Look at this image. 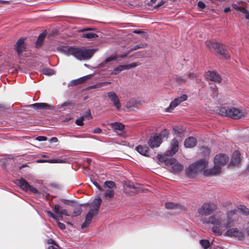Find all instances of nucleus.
Returning <instances> with one entry per match:
<instances>
[{
    "instance_id": "69168bd1",
    "label": "nucleus",
    "mask_w": 249,
    "mask_h": 249,
    "mask_svg": "<svg viewBox=\"0 0 249 249\" xmlns=\"http://www.w3.org/2000/svg\"><path fill=\"white\" fill-rule=\"evenodd\" d=\"M93 184L100 190L102 189V187L100 186L99 183L97 182L96 181H92Z\"/></svg>"
},
{
    "instance_id": "2eb2a0df",
    "label": "nucleus",
    "mask_w": 249,
    "mask_h": 249,
    "mask_svg": "<svg viewBox=\"0 0 249 249\" xmlns=\"http://www.w3.org/2000/svg\"><path fill=\"white\" fill-rule=\"evenodd\" d=\"M220 172V166L218 164H214V166L212 168L205 170L203 174L205 176H214L219 174Z\"/></svg>"
},
{
    "instance_id": "f257e3e1",
    "label": "nucleus",
    "mask_w": 249,
    "mask_h": 249,
    "mask_svg": "<svg viewBox=\"0 0 249 249\" xmlns=\"http://www.w3.org/2000/svg\"><path fill=\"white\" fill-rule=\"evenodd\" d=\"M235 213V210L229 211L226 219L216 218L214 215H212L208 218L207 223L213 225L212 231L215 235H221L227 229L231 227V218Z\"/></svg>"
},
{
    "instance_id": "6e6d98bb",
    "label": "nucleus",
    "mask_w": 249,
    "mask_h": 249,
    "mask_svg": "<svg viewBox=\"0 0 249 249\" xmlns=\"http://www.w3.org/2000/svg\"><path fill=\"white\" fill-rule=\"evenodd\" d=\"M57 222V225L58 226V227L61 229V230H64L66 229V226L64 224L59 222V220L58 219L57 221H56Z\"/></svg>"
},
{
    "instance_id": "8fccbe9b",
    "label": "nucleus",
    "mask_w": 249,
    "mask_h": 249,
    "mask_svg": "<svg viewBox=\"0 0 249 249\" xmlns=\"http://www.w3.org/2000/svg\"><path fill=\"white\" fill-rule=\"evenodd\" d=\"M83 117H80L75 121V124L81 126L83 125Z\"/></svg>"
},
{
    "instance_id": "f03ea898",
    "label": "nucleus",
    "mask_w": 249,
    "mask_h": 249,
    "mask_svg": "<svg viewBox=\"0 0 249 249\" xmlns=\"http://www.w3.org/2000/svg\"><path fill=\"white\" fill-rule=\"evenodd\" d=\"M57 49L66 55H73L79 60L90 59L97 51L96 49H84L68 46H59Z\"/></svg>"
},
{
    "instance_id": "20e7f679",
    "label": "nucleus",
    "mask_w": 249,
    "mask_h": 249,
    "mask_svg": "<svg viewBox=\"0 0 249 249\" xmlns=\"http://www.w3.org/2000/svg\"><path fill=\"white\" fill-rule=\"evenodd\" d=\"M218 113L221 116L229 117L234 119H241L247 115L246 110L234 107H222L218 110Z\"/></svg>"
},
{
    "instance_id": "393cba45",
    "label": "nucleus",
    "mask_w": 249,
    "mask_h": 249,
    "mask_svg": "<svg viewBox=\"0 0 249 249\" xmlns=\"http://www.w3.org/2000/svg\"><path fill=\"white\" fill-rule=\"evenodd\" d=\"M71 102H66L61 105H58L56 106L57 109H62L64 110H66V108L70 109L71 107Z\"/></svg>"
},
{
    "instance_id": "49530a36",
    "label": "nucleus",
    "mask_w": 249,
    "mask_h": 249,
    "mask_svg": "<svg viewBox=\"0 0 249 249\" xmlns=\"http://www.w3.org/2000/svg\"><path fill=\"white\" fill-rule=\"evenodd\" d=\"M46 213L47 214L48 216L53 218L56 221H57L58 218L56 217V216L52 212H51V211H46Z\"/></svg>"
},
{
    "instance_id": "052dcab7",
    "label": "nucleus",
    "mask_w": 249,
    "mask_h": 249,
    "mask_svg": "<svg viewBox=\"0 0 249 249\" xmlns=\"http://www.w3.org/2000/svg\"><path fill=\"white\" fill-rule=\"evenodd\" d=\"M50 160H51V159L50 160H42V159H39V160H36V162H37V163H44V162L50 163Z\"/></svg>"
},
{
    "instance_id": "58836bf2",
    "label": "nucleus",
    "mask_w": 249,
    "mask_h": 249,
    "mask_svg": "<svg viewBox=\"0 0 249 249\" xmlns=\"http://www.w3.org/2000/svg\"><path fill=\"white\" fill-rule=\"evenodd\" d=\"M104 186L108 187L109 188V189H111L115 187V184L113 181H106L104 183Z\"/></svg>"
},
{
    "instance_id": "a19ab883",
    "label": "nucleus",
    "mask_w": 249,
    "mask_h": 249,
    "mask_svg": "<svg viewBox=\"0 0 249 249\" xmlns=\"http://www.w3.org/2000/svg\"><path fill=\"white\" fill-rule=\"evenodd\" d=\"M114 193L113 190L111 189H108L106 191L105 193V196L106 197H108L109 198H112L114 196Z\"/></svg>"
},
{
    "instance_id": "a878e982",
    "label": "nucleus",
    "mask_w": 249,
    "mask_h": 249,
    "mask_svg": "<svg viewBox=\"0 0 249 249\" xmlns=\"http://www.w3.org/2000/svg\"><path fill=\"white\" fill-rule=\"evenodd\" d=\"M82 37L92 39L98 37V35L92 32L85 33L82 35Z\"/></svg>"
},
{
    "instance_id": "f704fd0d",
    "label": "nucleus",
    "mask_w": 249,
    "mask_h": 249,
    "mask_svg": "<svg viewBox=\"0 0 249 249\" xmlns=\"http://www.w3.org/2000/svg\"><path fill=\"white\" fill-rule=\"evenodd\" d=\"M179 205L173 202H169L165 203V207L168 209H175L178 208Z\"/></svg>"
},
{
    "instance_id": "864d4df0",
    "label": "nucleus",
    "mask_w": 249,
    "mask_h": 249,
    "mask_svg": "<svg viewBox=\"0 0 249 249\" xmlns=\"http://www.w3.org/2000/svg\"><path fill=\"white\" fill-rule=\"evenodd\" d=\"M214 41H212L210 40H207L205 42V44L206 46L211 50H212V47Z\"/></svg>"
},
{
    "instance_id": "13d9d810",
    "label": "nucleus",
    "mask_w": 249,
    "mask_h": 249,
    "mask_svg": "<svg viewBox=\"0 0 249 249\" xmlns=\"http://www.w3.org/2000/svg\"><path fill=\"white\" fill-rule=\"evenodd\" d=\"M62 215H65L66 216H70V215L68 213L67 210L63 209L61 210V213L59 214V216L62 217Z\"/></svg>"
},
{
    "instance_id": "bb28decb",
    "label": "nucleus",
    "mask_w": 249,
    "mask_h": 249,
    "mask_svg": "<svg viewBox=\"0 0 249 249\" xmlns=\"http://www.w3.org/2000/svg\"><path fill=\"white\" fill-rule=\"evenodd\" d=\"M172 169L174 173L179 172L183 169V165L181 164L175 162L172 166Z\"/></svg>"
},
{
    "instance_id": "4d7b16f0",
    "label": "nucleus",
    "mask_w": 249,
    "mask_h": 249,
    "mask_svg": "<svg viewBox=\"0 0 249 249\" xmlns=\"http://www.w3.org/2000/svg\"><path fill=\"white\" fill-rule=\"evenodd\" d=\"M36 140L39 142L46 141L47 140V138L46 136H38L36 139Z\"/></svg>"
},
{
    "instance_id": "79ce46f5",
    "label": "nucleus",
    "mask_w": 249,
    "mask_h": 249,
    "mask_svg": "<svg viewBox=\"0 0 249 249\" xmlns=\"http://www.w3.org/2000/svg\"><path fill=\"white\" fill-rule=\"evenodd\" d=\"M62 208L59 205H55L53 208V211L56 214L59 215L61 213V210H62Z\"/></svg>"
},
{
    "instance_id": "2f4dec72",
    "label": "nucleus",
    "mask_w": 249,
    "mask_h": 249,
    "mask_svg": "<svg viewBox=\"0 0 249 249\" xmlns=\"http://www.w3.org/2000/svg\"><path fill=\"white\" fill-rule=\"evenodd\" d=\"M187 98L188 97L186 94H183L182 95L175 98L174 100L175 101V102H176L177 105H178L183 101L187 100Z\"/></svg>"
},
{
    "instance_id": "e2e57ef3",
    "label": "nucleus",
    "mask_w": 249,
    "mask_h": 249,
    "mask_svg": "<svg viewBox=\"0 0 249 249\" xmlns=\"http://www.w3.org/2000/svg\"><path fill=\"white\" fill-rule=\"evenodd\" d=\"M215 87H216L215 86H214V88L213 89V91L212 93V95H213V98H215V97H216L217 95V90L215 88Z\"/></svg>"
},
{
    "instance_id": "c756f323",
    "label": "nucleus",
    "mask_w": 249,
    "mask_h": 249,
    "mask_svg": "<svg viewBox=\"0 0 249 249\" xmlns=\"http://www.w3.org/2000/svg\"><path fill=\"white\" fill-rule=\"evenodd\" d=\"M173 129L174 131L175 134L177 137H181V135L183 133L184 129L181 127L178 126H174Z\"/></svg>"
},
{
    "instance_id": "f8f14e48",
    "label": "nucleus",
    "mask_w": 249,
    "mask_h": 249,
    "mask_svg": "<svg viewBox=\"0 0 249 249\" xmlns=\"http://www.w3.org/2000/svg\"><path fill=\"white\" fill-rule=\"evenodd\" d=\"M24 38H20L16 42L15 50L19 57L23 56V53L25 50Z\"/></svg>"
},
{
    "instance_id": "ddd939ff",
    "label": "nucleus",
    "mask_w": 249,
    "mask_h": 249,
    "mask_svg": "<svg viewBox=\"0 0 249 249\" xmlns=\"http://www.w3.org/2000/svg\"><path fill=\"white\" fill-rule=\"evenodd\" d=\"M206 79L215 82L220 83L221 78L219 74L215 71H208L205 74Z\"/></svg>"
},
{
    "instance_id": "603ef678",
    "label": "nucleus",
    "mask_w": 249,
    "mask_h": 249,
    "mask_svg": "<svg viewBox=\"0 0 249 249\" xmlns=\"http://www.w3.org/2000/svg\"><path fill=\"white\" fill-rule=\"evenodd\" d=\"M242 13L245 15V18L249 20V11L246 8H244Z\"/></svg>"
},
{
    "instance_id": "0e129e2a",
    "label": "nucleus",
    "mask_w": 249,
    "mask_h": 249,
    "mask_svg": "<svg viewBox=\"0 0 249 249\" xmlns=\"http://www.w3.org/2000/svg\"><path fill=\"white\" fill-rule=\"evenodd\" d=\"M165 2L164 1H160V2H159L157 5H156L154 7L155 8H159L160 7V6H162V5H163L164 4Z\"/></svg>"
},
{
    "instance_id": "9b49d317",
    "label": "nucleus",
    "mask_w": 249,
    "mask_h": 249,
    "mask_svg": "<svg viewBox=\"0 0 249 249\" xmlns=\"http://www.w3.org/2000/svg\"><path fill=\"white\" fill-rule=\"evenodd\" d=\"M107 97L110 99L115 108L119 110L121 107V105L119 99L116 93L114 91H110L107 93Z\"/></svg>"
},
{
    "instance_id": "72a5a7b5",
    "label": "nucleus",
    "mask_w": 249,
    "mask_h": 249,
    "mask_svg": "<svg viewBox=\"0 0 249 249\" xmlns=\"http://www.w3.org/2000/svg\"><path fill=\"white\" fill-rule=\"evenodd\" d=\"M147 43H140L137 45H136L134 46L133 47H132L129 50V52H131L136 50L138 49L145 48L147 46Z\"/></svg>"
},
{
    "instance_id": "9d476101",
    "label": "nucleus",
    "mask_w": 249,
    "mask_h": 249,
    "mask_svg": "<svg viewBox=\"0 0 249 249\" xmlns=\"http://www.w3.org/2000/svg\"><path fill=\"white\" fill-rule=\"evenodd\" d=\"M161 143V140L157 133H155L151 135L148 141L149 146L152 148L158 147Z\"/></svg>"
},
{
    "instance_id": "cd10ccee",
    "label": "nucleus",
    "mask_w": 249,
    "mask_h": 249,
    "mask_svg": "<svg viewBox=\"0 0 249 249\" xmlns=\"http://www.w3.org/2000/svg\"><path fill=\"white\" fill-rule=\"evenodd\" d=\"M238 210L239 213L247 215L249 214V210L246 206L244 205H240L238 207Z\"/></svg>"
},
{
    "instance_id": "680f3d73",
    "label": "nucleus",
    "mask_w": 249,
    "mask_h": 249,
    "mask_svg": "<svg viewBox=\"0 0 249 249\" xmlns=\"http://www.w3.org/2000/svg\"><path fill=\"white\" fill-rule=\"evenodd\" d=\"M93 132L96 134H100L102 132V129L99 127H96L93 130Z\"/></svg>"
},
{
    "instance_id": "0eeeda50",
    "label": "nucleus",
    "mask_w": 249,
    "mask_h": 249,
    "mask_svg": "<svg viewBox=\"0 0 249 249\" xmlns=\"http://www.w3.org/2000/svg\"><path fill=\"white\" fill-rule=\"evenodd\" d=\"M212 49L217 51V54L220 55L223 58L227 59L230 58V55L227 53V50L223 48L222 46L221 47L220 44L218 42H213L212 47Z\"/></svg>"
},
{
    "instance_id": "dca6fc26",
    "label": "nucleus",
    "mask_w": 249,
    "mask_h": 249,
    "mask_svg": "<svg viewBox=\"0 0 249 249\" xmlns=\"http://www.w3.org/2000/svg\"><path fill=\"white\" fill-rule=\"evenodd\" d=\"M178 149V143L177 140H172L171 142V149L166 152V156H172L174 155Z\"/></svg>"
},
{
    "instance_id": "6ab92c4d",
    "label": "nucleus",
    "mask_w": 249,
    "mask_h": 249,
    "mask_svg": "<svg viewBox=\"0 0 249 249\" xmlns=\"http://www.w3.org/2000/svg\"><path fill=\"white\" fill-rule=\"evenodd\" d=\"M91 76L88 75L75 80H72L69 83V86H74L81 84L90 78Z\"/></svg>"
},
{
    "instance_id": "b1692460",
    "label": "nucleus",
    "mask_w": 249,
    "mask_h": 249,
    "mask_svg": "<svg viewBox=\"0 0 249 249\" xmlns=\"http://www.w3.org/2000/svg\"><path fill=\"white\" fill-rule=\"evenodd\" d=\"M110 126H111L112 129L114 130H118L122 131L124 128V125L123 124L118 122L111 123L110 124Z\"/></svg>"
},
{
    "instance_id": "c03bdc74",
    "label": "nucleus",
    "mask_w": 249,
    "mask_h": 249,
    "mask_svg": "<svg viewBox=\"0 0 249 249\" xmlns=\"http://www.w3.org/2000/svg\"><path fill=\"white\" fill-rule=\"evenodd\" d=\"M168 133L166 130L161 132L160 134H158L159 137L160 138V140L162 138L167 139L168 137Z\"/></svg>"
},
{
    "instance_id": "412c9836",
    "label": "nucleus",
    "mask_w": 249,
    "mask_h": 249,
    "mask_svg": "<svg viewBox=\"0 0 249 249\" xmlns=\"http://www.w3.org/2000/svg\"><path fill=\"white\" fill-rule=\"evenodd\" d=\"M196 143V140L193 137H189L186 139L184 142V146L187 148H192L194 147Z\"/></svg>"
},
{
    "instance_id": "6e6552de",
    "label": "nucleus",
    "mask_w": 249,
    "mask_h": 249,
    "mask_svg": "<svg viewBox=\"0 0 249 249\" xmlns=\"http://www.w3.org/2000/svg\"><path fill=\"white\" fill-rule=\"evenodd\" d=\"M139 65V63L134 62L127 65H119V66L114 69L111 72V74L117 75L124 70H129L131 68H135Z\"/></svg>"
},
{
    "instance_id": "de8ad7c7",
    "label": "nucleus",
    "mask_w": 249,
    "mask_h": 249,
    "mask_svg": "<svg viewBox=\"0 0 249 249\" xmlns=\"http://www.w3.org/2000/svg\"><path fill=\"white\" fill-rule=\"evenodd\" d=\"M43 40L41 39V38L38 37L37 39L36 40V48H39L41 46L42 43H43Z\"/></svg>"
},
{
    "instance_id": "c9c22d12",
    "label": "nucleus",
    "mask_w": 249,
    "mask_h": 249,
    "mask_svg": "<svg viewBox=\"0 0 249 249\" xmlns=\"http://www.w3.org/2000/svg\"><path fill=\"white\" fill-rule=\"evenodd\" d=\"M178 105L176 103V102H175V101L173 100L171 102L170 104L169 107L166 109V111L168 112H171L174 109V108L177 107Z\"/></svg>"
},
{
    "instance_id": "473e14b6",
    "label": "nucleus",
    "mask_w": 249,
    "mask_h": 249,
    "mask_svg": "<svg viewBox=\"0 0 249 249\" xmlns=\"http://www.w3.org/2000/svg\"><path fill=\"white\" fill-rule=\"evenodd\" d=\"M199 243L202 248L204 249H208L210 246V243L209 240L206 239H201L199 241Z\"/></svg>"
},
{
    "instance_id": "5fc2aeb1",
    "label": "nucleus",
    "mask_w": 249,
    "mask_h": 249,
    "mask_svg": "<svg viewBox=\"0 0 249 249\" xmlns=\"http://www.w3.org/2000/svg\"><path fill=\"white\" fill-rule=\"evenodd\" d=\"M158 157L159 158V160L161 161H164L165 162L166 160L167 159V158L166 157L165 155H158Z\"/></svg>"
},
{
    "instance_id": "aec40b11",
    "label": "nucleus",
    "mask_w": 249,
    "mask_h": 249,
    "mask_svg": "<svg viewBox=\"0 0 249 249\" xmlns=\"http://www.w3.org/2000/svg\"><path fill=\"white\" fill-rule=\"evenodd\" d=\"M149 148L147 146L139 145L135 147V150L140 154L146 157L149 156Z\"/></svg>"
},
{
    "instance_id": "e433bc0d",
    "label": "nucleus",
    "mask_w": 249,
    "mask_h": 249,
    "mask_svg": "<svg viewBox=\"0 0 249 249\" xmlns=\"http://www.w3.org/2000/svg\"><path fill=\"white\" fill-rule=\"evenodd\" d=\"M176 162V160L174 158H167L165 164L167 166H173Z\"/></svg>"
},
{
    "instance_id": "a18cd8bd",
    "label": "nucleus",
    "mask_w": 249,
    "mask_h": 249,
    "mask_svg": "<svg viewBox=\"0 0 249 249\" xmlns=\"http://www.w3.org/2000/svg\"><path fill=\"white\" fill-rule=\"evenodd\" d=\"M176 81L179 84L185 83L186 79L182 76H177L176 78Z\"/></svg>"
},
{
    "instance_id": "338daca9",
    "label": "nucleus",
    "mask_w": 249,
    "mask_h": 249,
    "mask_svg": "<svg viewBox=\"0 0 249 249\" xmlns=\"http://www.w3.org/2000/svg\"><path fill=\"white\" fill-rule=\"evenodd\" d=\"M188 77L191 79H193L195 77H196V74H195L193 72H190L189 73V74H188Z\"/></svg>"
},
{
    "instance_id": "a211bd4d",
    "label": "nucleus",
    "mask_w": 249,
    "mask_h": 249,
    "mask_svg": "<svg viewBox=\"0 0 249 249\" xmlns=\"http://www.w3.org/2000/svg\"><path fill=\"white\" fill-rule=\"evenodd\" d=\"M198 172L197 167H196V166L194 163L190 165L186 170V174L190 178L196 176Z\"/></svg>"
},
{
    "instance_id": "4c0bfd02",
    "label": "nucleus",
    "mask_w": 249,
    "mask_h": 249,
    "mask_svg": "<svg viewBox=\"0 0 249 249\" xmlns=\"http://www.w3.org/2000/svg\"><path fill=\"white\" fill-rule=\"evenodd\" d=\"M43 73L47 75H53L55 74V71L51 69L47 68L43 70Z\"/></svg>"
},
{
    "instance_id": "f3484780",
    "label": "nucleus",
    "mask_w": 249,
    "mask_h": 249,
    "mask_svg": "<svg viewBox=\"0 0 249 249\" xmlns=\"http://www.w3.org/2000/svg\"><path fill=\"white\" fill-rule=\"evenodd\" d=\"M35 109L50 110L53 109V106L45 103H37L31 105Z\"/></svg>"
},
{
    "instance_id": "4be33fe9",
    "label": "nucleus",
    "mask_w": 249,
    "mask_h": 249,
    "mask_svg": "<svg viewBox=\"0 0 249 249\" xmlns=\"http://www.w3.org/2000/svg\"><path fill=\"white\" fill-rule=\"evenodd\" d=\"M240 153L238 151H235L233 153L231 158V163L233 165H237L240 161Z\"/></svg>"
},
{
    "instance_id": "09e8293b",
    "label": "nucleus",
    "mask_w": 249,
    "mask_h": 249,
    "mask_svg": "<svg viewBox=\"0 0 249 249\" xmlns=\"http://www.w3.org/2000/svg\"><path fill=\"white\" fill-rule=\"evenodd\" d=\"M232 6L235 10L240 11L241 12H242L243 9L245 8L244 7H239L234 3L232 4Z\"/></svg>"
},
{
    "instance_id": "4468645a",
    "label": "nucleus",
    "mask_w": 249,
    "mask_h": 249,
    "mask_svg": "<svg viewBox=\"0 0 249 249\" xmlns=\"http://www.w3.org/2000/svg\"><path fill=\"white\" fill-rule=\"evenodd\" d=\"M229 160V157L224 154L216 155L214 158V164H218L220 166L226 164Z\"/></svg>"
},
{
    "instance_id": "7c9ffc66",
    "label": "nucleus",
    "mask_w": 249,
    "mask_h": 249,
    "mask_svg": "<svg viewBox=\"0 0 249 249\" xmlns=\"http://www.w3.org/2000/svg\"><path fill=\"white\" fill-rule=\"evenodd\" d=\"M81 205L86 206V205H87V204H81V205H80V206H77L75 207L73 211V213H72L73 216H78L81 213V212H82V208L81 207Z\"/></svg>"
},
{
    "instance_id": "3c124183",
    "label": "nucleus",
    "mask_w": 249,
    "mask_h": 249,
    "mask_svg": "<svg viewBox=\"0 0 249 249\" xmlns=\"http://www.w3.org/2000/svg\"><path fill=\"white\" fill-rule=\"evenodd\" d=\"M64 162H65L64 160H60V159H51V160H50L51 163H64Z\"/></svg>"
},
{
    "instance_id": "bf43d9fd",
    "label": "nucleus",
    "mask_w": 249,
    "mask_h": 249,
    "mask_svg": "<svg viewBox=\"0 0 249 249\" xmlns=\"http://www.w3.org/2000/svg\"><path fill=\"white\" fill-rule=\"evenodd\" d=\"M198 6L201 9H204L205 8L206 5L203 2L199 1L198 2Z\"/></svg>"
},
{
    "instance_id": "423d86ee",
    "label": "nucleus",
    "mask_w": 249,
    "mask_h": 249,
    "mask_svg": "<svg viewBox=\"0 0 249 249\" xmlns=\"http://www.w3.org/2000/svg\"><path fill=\"white\" fill-rule=\"evenodd\" d=\"M216 209V206L213 203H204L202 207L198 210V213L202 215H208L212 213Z\"/></svg>"
},
{
    "instance_id": "ea45409f",
    "label": "nucleus",
    "mask_w": 249,
    "mask_h": 249,
    "mask_svg": "<svg viewBox=\"0 0 249 249\" xmlns=\"http://www.w3.org/2000/svg\"><path fill=\"white\" fill-rule=\"evenodd\" d=\"M133 33L136 34L141 35L142 37L147 38L148 37L147 34L142 30H134L133 31Z\"/></svg>"
},
{
    "instance_id": "5701e85b",
    "label": "nucleus",
    "mask_w": 249,
    "mask_h": 249,
    "mask_svg": "<svg viewBox=\"0 0 249 249\" xmlns=\"http://www.w3.org/2000/svg\"><path fill=\"white\" fill-rule=\"evenodd\" d=\"M196 167H197L198 171L203 170L207 166L208 164L207 161L204 159H200L194 163Z\"/></svg>"
},
{
    "instance_id": "39448f33",
    "label": "nucleus",
    "mask_w": 249,
    "mask_h": 249,
    "mask_svg": "<svg viewBox=\"0 0 249 249\" xmlns=\"http://www.w3.org/2000/svg\"><path fill=\"white\" fill-rule=\"evenodd\" d=\"M16 183L23 190L26 192H30L35 194H39L40 193L36 189L30 185L25 179L21 178L19 179H18L16 181Z\"/></svg>"
},
{
    "instance_id": "774afa93",
    "label": "nucleus",
    "mask_w": 249,
    "mask_h": 249,
    "mask_svg": "<svg viewBox=\"0 0 249 249\" xmlns=\"http://www.w3.org/2000/svg\"><path fill=\"white\" fill-rule=\"evenodd\" d=\"M50 141L52 142H58V139L56 137H52L50 140Z\"/></svg>"
},
{
    "instance_id": "1a4fd4ad",
    "label": "nucleus",
    "mask_w": 249,
    "mask_h": 249,
    "mask_svg": "<svg viewBox=\"0 0 249 249\" xmlns=\"http://www.w3.org/2000/svg\"><path fill=\"white\" fill-rule=\"evenodd\" d=\"M224 235L228 237H237L239 240H242L244 238L243 233L236 228H232L228 230L224 234Z\"/></svg>"
},
{
    "instance_id": "37998d69",
    "label": "nucleus",
    "mask_w": 249,
    "mask_h": 249,
    "mask_svg": "<svg viewBox=\"0 0 249 249\" xmlns=\"http://www.w3.org/2000/svg\"><path fill=\"white\" fill-rule=\"evenodd\" d=\"M81 117H83L84 120V119H87L88 120L91 119L92 116L90 109H89L87 111L84 112L83 115Z\"/></svg>"
},
{
    "instance_id": "7ed1b4c3",
    "label": "nucleus",
    "mask_w": 249,
    "mask_h": 249,
    "mask_svg": "<svg viewBox=\"0 0 249 249\" xmlns=\"http://www.w3.org/2000/svg\"><path fill=\"white\" fill-rule=\"evenodd\" d=\"M101 202L102 199L99 196H97L91 202V208L86 215L85 222L81 225L82 229L87 227L91 223L92 217L98 214Z\"/></svg>"
},
{
    "instance_id": "c85d7f7f",
    "label": "nucleus",
    "mask_w": 249,
    "mask_h": 249,
    "mask_svg": "<svg viewBox=\"0 0 249 249\" xmlns=\"http://www.w3.org/2000/svg\"><path fill=\"white\" fill-rule=\"evenodd\" d=\"M116 59V58L114 56H110L107 57V58L105 59L104 61H103L102 63H100L98 65V67L100 68H103L106 67V64L107 63L114 60Z\"/></svg>"
}]
</instances>
